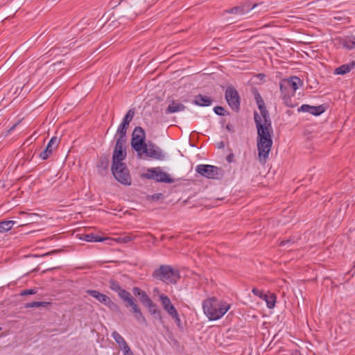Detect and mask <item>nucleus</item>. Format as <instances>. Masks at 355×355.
Returning a JSON list of instances; mask_svg holds the SVG:
<instances>
[{
	"mask_svg": "<svg viewBox=\"0 0 355 355\" xmlns=\"http://www.w3.org/2000/svg\"><path fill=\"white\" fill-rule=\"evenodd\" d=\"M16 223L14 220H4L0 222V233H4L12 229Z\"/></svg>",
	"mask_w": 355,
	"mask_h": 355,
	"instance_id": "5701e85b",
	"label": "nucleus"
},
{
	"mask_svg": "<svg viewBox=\"0 0 355 355\" xmlns=\"http://www.w3.org/2000/svg\"><path fill=\"white\" fill-rule=\"evenodd\" d=\"M154 291H155V292H157V293H159V291H158V289H157V288H155V289L154 290Z\"/></svg>",
	"mask_w": 355,
	"mask_h": 355,
	"instance_id": "37998d69",
	"label": "nucleus"
},
{
	"mask_svg": "<svg viewBox=\"0 0 355 355\" xmlns=\"http://www.w3.org/2000/svg\"><path fill=\"white\" fill-rule=\"evenodd\" d=\"M125 157L126 153L124 148L115 146L112 155V164H125L122 161Z\"/></svg>",
	"mask_w": 355,
	"mask_h": 355,
	"instance_id": "dca6fc26",
	"label": "nucleus"
},
{
	"mask_svg": "<svg viewBox=\"0 0 355 355\" xmlns=\"http://www.w3.org/2000/svg\"><path fill=\"white\" fill-rule=\"evenodd\" d=\"M121 240L123 241V242L127 243V242L130 241L131 240V239L130 236H125L123 239H121Z\"/></svg>",
	"mask_w": 355,
	"mask_h": 355,
	"instance_id": "ea45409f",
	"label": "nucleus"
},
{
	"mask_svg": "<svg viewBox=\"0 0 355 355\" xmlns=\"http://www.w3.org/2000/svg\"><path fill=\"white\" fill-rule=\"evenodd\" d=\"M58 144V138L53 137L47 144L45 149L40 153V157L43 160L48 159L53 151L57 148Z\"/></svg>",
	"mask_w": 355,
	"mask_h": 355,
	"instance_id": "f8f14e48",
	"label": "nucleus"
},
{
	"mask_svg": "<svg viewBox=\"0 0 355 355\" xmlns=\"http://www.w3.org/2000/svg\"><path fill=\"white\" fill-rule=\"evenodd\" d=\"M148 309L151 315H155L159 313V311L157 309V306L151 300V304H146L145 305Z\"/></svg>",
	"mask_w": 355,
	"mask_h": 355,
	"instance_id": "7c9ffc66",
	"label": "nucleus"
},
{
	"mask_svg": "<svg viewBox=\"0 0 355 355\" xmlns=\"http://www.w3.org/2000/svg\"><path fill=\"white\" fill-rule=\"evenodd\" d=\"M225 98L229 106L238 111L240 105V98L238 92L234 87H229L225 90Z\"/></svg>",
	"mask_w": 355,
	"mask_h": 355,
	"instance_id": "9d476101",
	"label": "nucleus"
},
{
	"mask_svg": "<svg viewBox=\"0 0 355 355\" xmlns=\"http://www.w3.org/2000/svg\"><path fill=\"white\" fill-rule=\"evenodd\" d=\"M196 171L207 178L216 179L222 175V170L213 165L199 164L196 167Z\"/></svg>",
	"mask_w": 355,
	"mask_h": 355,
	"instance_id": "423d86ee",
	"label": "nucleus"
},
{
	"mask_svg": "<svg viewBox=\"0 0 355 355\" xmlns=\"http://www.w3.org/2000/svg\"><path fill=\"white\" fill-rule=\"evenodd\" d=\"M153 275L155 279L171 284H175L180 278L178 271L169 266H161Z\"/></svg>",
	"mask_w": 355,
	"mask_h": 355,
	"instance_id": "20e7f679",
	"label": "nucleus"
},
{
	"mask_svg": "<svg viewBox=\"0 0 355 355\" xmlns=\"http://www.w3.org/2000/svg\"><path fill=\"white\" fill-rule=\"evenodd\" d=\"M148 178L161 182H173V180L166 172L162 171L159 168H150L148 170Z\"/></svg>",
	"mask_w": 355,
	"mask_h": 355,
	"instance_id": "9b49d317",
	"label": "nucleus"
},
{
	"mask_svg": "<svg viewBox=\"0 0 355 355\" xmlns=\"http://www.w3.org/2000/svg\"><path fill=\"white\" fill-rule=\"evenodd\" d=\"M145 140V132L141 127H136L132 132V137L131 139V146L133 149L139 153L143 149L144 145H146L144 142Z\"/></svg>",
	"mask_w": 355,
	"mask_h": 355,
	"instance_id": "0eeeda50",
	"label": "nucleus"
},
{
	"mask_svg": "<svg viewBox=\"0 0 355 355\" xmlns=\"http://www.w3.org/2000/svg\"><path fill=\"white\" fill-rule=\"evenodd\" d=\"M214 111L218 115H220V116L225 115V109L223 107L216 106L214 108Z\"/></svg>",
	"mask_w": 355,
	"mask_h": 355,
	"instance_id": "72a5a7b5",
	"label": "nucleus"
},
{
	"mask_svg": "<svg viewBox=\"0 0 355 355\" xmlns=\"http://www.w3.org/2000/svg\"><path fill=\"white\" fill-rule=\"evenodd\" d=\"M260 113L254 114V119L257 130V150L260 162L265 163L268 157L272 145V128L271 121L262 99H257Z\"/></svg>",
	"mask_w": 355,
	"mask_h": 355,
	"instance_id": "f257e3e1",
	"label": "nucleus"
},
{
	"mask_svg": "<svg viewBox=\"0 0 355 355\" xmlns=\"http://www.w3.org/2000/svg\"><path fill=\"white\" fill-rule=\"evenodd\" d=\"M355 67V61H352L347 64H343L338 67H337L334 73L337 75H344L349 73L352 69Z\"/></svg>",
	"mask_w": 355,
	"mask_h": 355,
	"instance_id": "412c9836",
	"label": "nucleus"
},
{
	"mask_svg": "<svg viewBox=\"0 0 355 355\" xmlns=\"http://www.w3.org/2000/svg\"><path fill=\"white\" fill-rule=\"evenodd\" d=\"M125 132H118L116 130L115 138H116V145L115 146L123 147V144L125 142Z\"/></svg>",
	"mask_w": 355,
	"mask_h": 355,
	"instance_id": "b1692460",
	"label": "nucleus"
},
{
	"mask_svg": "<svg viewBox=\"0 0 355 355\" xmlns=\"http://www.w3.org/2000/svg\"><path fill=\"white\" fill-rule=\"evenodd\" d=\"M302 85L300 78L297 76H292L288 79H284L280 83V90L285 103L290 107L293 105L288 103L291 96L295 95L299 86Z\"/></svg>",
	"mask_w": 355,
	"mask_h": 355,
	"instance_id": "7ed1b4c3",
	"label": "nucleus"
},
{
	"mask_svg": "<svg viewBox=\"0 0 355 355\" xmlns=\"http://www.w3.org/2000/svg\"><path fill=\"white\" fill-rule=\"evenodd\" d=\"M132 292L134 293L135 295L136 296H139L141 295V293L143 292V291H141L139 288L138 287H134L133 289H132Z\"/></svg>",
	"mask_w": 355,
	"mask_h": 355,
	"instance_id": "4c0bfd02",
	"label": "nucleus"
},
{
	"mask_svg": "<svg viewBox=\"0 0 355 355\" xmlns=\"http://www.w3.org/2000/svg\"><path fill=\"white\" fill-rule=\"evenodd\" d=\"M110 288L117 293L122 289L119 284L113 280L110 282Z\"/></svg>",
	"mask_w": 355,
	"mask_h": 355,
	"instance_id": "c756f323",
	"label": "nucleus"
},
{
	"mask_svg": "<svg viewBox=\"0 0 355 355\" xmlns=\"http://www.w3.org/2000/svg\"><path fill=\"white\" fill-rule=\"evenodd\" d=\"M268 295L266 294V293H263L261 296V299L263 300L264 301H266L268 298Z\"/></svg>",
	"mask_w": 355,
	"mask_h": 355,
	"instance_id": "a19ab883",
	"label": "nucleus"
},
{
	"mask_svg": "<svg viewBox=\"0 0 355 355\" xmlns=\"http://www.w3.org/2000/svg\"><path fill=\"white\" fill-rule=\"evenodd\" d=\"M211 103L210 97L201 94L196 96L193 100V103L199 106H209Z\"/></svg>",
	"mask_w": 355,
	"mask_h": 355,
	"instance_id": "4be33fe9",
	"label": "nucleus"
},
{
	"mask_svg": "<svg viewBox=\"0 0 355 355\" xmlns=\"http://www.w3.org/2000/svg\"><path fill=\"white\" fill-rule=\"evenodd\" d=\"M258 4H254L250 6L248 4L241 5L239 6L234 7L230 10H227L226 12L234 15H244L248 13L250 10L254 9Z\"/></svg>",
	"mask_w": 355,
	"mask_h": 355,
	"instance_id": "ddd939ff",
	"label": "nucleus"
},
{
	"mask_svg": "<svg viewBox=\"0 0 355 355\" xmlns=\"http://www.w3.org/2000/svg\"><path fill=\"white\" fill-rule=\"evenodd\" d=\"M118 295L120 297V298L123 301L125 300V299H127L131 294L122 288L121 291L118 293Z\"/></svg>",
	"mask_w": 355,
	"mask_h": 355,
	"instance_id": "473e14b6",
	"label": "nucleus"
},
{
	"mask_svg": "<svg viewBox=\"0 0 355 355\" xmlns=\"http://www.w3.org/2000/svg\"><path fill=\"white\" fill-rule=\"evenodd\" d=\"M252 291L255 295L259 297H261V296L264 293L262 291L256 288H254Z\"/></svg>",
	"mask_w": 355,
	"mask_h": 355,
	"instance_id": "e433bc0d",
	"label": "nucleus"
},
{
	"mask_svg": "<svg viewBox=\"0 0 355 355\" xmlns=\"http://www.w3.org/2000/svg\"><path fill=\"white\" fill-rule=\"evenodd\" d=\"M141 150L146 157L151 159L164 160L166 157V155L163 150L153 144L144 145Z\"/></svg>",
	"mask_w": 355,
	"mask_h": 355,
	"instance_id": "1a4fd4ad",
	"label": "nucleus"
},
{
	"mask_svg": "<svg viewBox=\"0 0 355 355\" xmlns=\"http://www.w3.org/2000/svg\"><path fill=\"white\" fill-rule=\"evenodd\" d=\"M84 240L88 242H101L105 239L93 234H89L85 236Z\"/></svg>",
	"mask_w": 355,
	"mask_h": 355,
	"instance_id": "a878e982",
	"label": "nucleus"
},
{
	"mask_svg": "<svg viewBox=\"0 0 355 355\" xmlns=\"http://www.w3.org/2000/svg\"><path fill=\"white\" fill-rule=\"evenodd\" d=\"M159 299L161 302L163 309L169 315H172V313H175V311L177 310L175 307L172 304L171 300L167 295L163 293L159 294Z\"/></svg>",
	"mask_w": 355,
	"mask_h": 355,
	"instance_id": "4468645a",
	"label": "nucleus"
},
{
	"mask_svg": "<svg viewBox=\"0 0 355 355\" xmlns=\"http://www.w3.org/2000/svg\"><path fill=\"white\" fill-rule=\"evenodd\" d=\"M170 316L174 319L176 324L180 326V318L179 317V314L178 313V311H175V313H172V315H170Z\"/></svg>",
	"mask_w": 355,
	"mask_h": 355,
	"instance_id": "f704fd0d",
	"label": "nucleus"
},
{
	"mask_svg": "<svg viewBox=\"0 0 355 355\" xmlns=\"http://www.w3.org/2000/svg\"><path fill=\"white\" fill-rule=\"evenodd\" d=\"M48 304L47 302H33L26 303L25 304L26 308H34V307H45Z\"/></svg>",
	"mask_w": 355,
	"mask_h": 355,
	"instance_id": "cd10ccee",
	"label": "nucleus"
},
{
	"mask_svg": "<svg viewBox=\"0 0 355 355\" xmlns=\"http://www.w3.org/2000/svg\"><path fill=\"white\" fill-rule=\"evenodd\" d=\"M132 310L135 315V318L138 322L144 323L146 321L145 317L144 316L142 312L141 311V309H139V307L138 306H137Z\"/></svg>",
	"mask_w": 355,
	"mask_h": 355,
	"instance_id": "393cba45",
	"label": "nucleus"
},
{
	"mask_svg": "<svg viewBox=\"0 0 355 355\" xmlns=\"http://www.w3.org/2000/svg\"><path fill=\"white\" fill-rule=\"evenodd\" d=\"M203 311L210 320L221 318L230 309V304L216 297H210L202 303Z\"/></svg>",
	"mask_w": 355,
	"mask_h": 355,
	"instance_id": "f03ea898",
	"label": "nucleus"
},
{
	"mask_svg": "<svg viewBox=\"0 0 355 355\" xmlns=\"http://www.w3.org/2000/svg\"><path fill=\"white\" fill-rule=\"evenodd\" d=\"M1 329H2L1 327H0V331H1Z\"/></svg>",
	"mask_w": 355,
	"mask_h": 355,
	"instance_id": "c03bdc74",
	"label": "nucleus"
},
{
	"mask_svg": "<svg viewBox=\"0 0 355 355\" xmlns=\"http://www.w3.org/2000/svg\"><path fill=\"white\" fill-rule=\"evenodd\" d=\"M15 126H16V125H12V128H10V130H14V128H15Z\"/></svg>",
	"mask_w": 355,
	"mask_h": 355,
	"instance_id": "79ce46f5",
	"label": "nucleus"
},
{
	"mask_svg": "<svg viewBox=\"0 0 355 355\" xmlns=\"http://www.w3.org/2000/svg\"><path fill=\"white\" fill-rule=\"evenodd\" d=\"M140 298V301L142 302L144 305L146 304H151V299L148 297V295L146 294L145 291H143L142 293H141V295H139Z\"/></svg>",
	"mask_w": 355,
	"mask_h": 355,
	"instance_id": "c85d7f7f",
	"label": "nucleus"
},
{
	"mask_svg": "<svg viewBox=\"0 0 355 355\" xmlns=\"http://www.w3.org/2000/svg\"><path fill=\"white\" fill-rule=\"evenodd\" d=\"M185 108L186 107L182 103L172 100L168 101V105L165 110V113L169 114L180 112L184 111Z\"/></svg>",
	"mask_w": 355,
	"mask_h": 355,
	"instance_id": "a211bd4d",
	"label": "nucleus"
},
{
	"mask_svg": "<svg viewBox=\"0 0 355 355\" xmlns=\"http://www.w3.org/2000/svg\"><path fill=\"white\" fill-rule=\"evenodd\" d=\"M112 172L116 180L125 185L131 184V178L125 164H112Z\"/></svg>",
	"mask_w": 355,
	"mask_h": 355,
	"instance_id": "39448f33",
	"label": "nucleus"
},
{
	"mask_svg": "<svg viewBox=\"0 0 355 355\" xmlns=\"http://www.w3.org/2000/svg\"><path fill=\"white\" fill-rule=\"evenodd\" d=\"M339 45L344 49L351 50L355 48V36H348L336 39Z\"/></svg>",
	"mask_w": 355,
	"mask_h": 355,
	"instance_id": "aec40b11",
	"label": "nucleus"
},
{
	"mask_svg": "<svg viewBox=\"0 0 355 355\" xmlns=\"http://www.w3.org/2000/svg\"><path fill=\"white\" fill-rule=\"evenodd\" d=\"M265 302H266V305L268 309L274 308L276 302L275 295L270 294V295L268 296V298Z\"/></svg>",
	"mask_w": 355,
	"mask_h": 355,
	"instance_id": "bb28decb",
	"label": "nucleus"
},
{
	"mask_svg": "<svg viewBox=\"0 0 355 355\" xmlns=\"http://www.w3.org/2000/svg\"><path fill=\"white\" fill-rule=\"evenodd\" d=\"M123 302H126V306H130L132 309L138 306L131 295L127 299H125V300H123Z\"/></svg>",
	"mask_w": 355,
	"mask_h": 355,
	"instance_id": "2f4dec72",
	"label": "nucleus"
},
{
	"mask_svg": "<svg viewBox=\"0 0 355 355\" xmlns=\"http://www.w3.org/2000/svg\"><path fill=\"white\" fill-rule=\"evenodd\" d=\"M291 240H283L280 242V245L281 246H285L288 243H291Z\"/></svg>",
	"mask_w": 355,
	"mask_h": 355,
	"instance_id": "58836bf2",
	"label": "nucleus"
},
{
	"mask_svg": "<svg viewBox=\"0 0 355 355\" xmlns=\"http://www.w3.org/2000/svg\"><path fill=\"white\" fill-rule=\"evenodd\" d=\"M134 116H135L134 110H128V112L126 113V114L123 117L121 123L119 125V127L117 128L118 132H123L126 133V130L129 125V123L132 120Z\"/></svg>",
	"mask_w": 355,
	"mask_h": 355,
	"instance_id": "6ab92c4d",
	"label": "nucleus"
},
{
	"mask_svg": "<svg viewBox=\"0 0 355 355\" xmlns=\"http://www.w3.org/2000/svg\"><path fill=\"white\" fill-rule=\"evenodd\" d=\"M86 292L90 296L96 299L99 302L107 306L111 311H117L119 310L118 305L111 300L106 295L96 290H87Z\"/></svg>",
	"mask_w": 355,
	"mask_h": 355,
	"instance_id": "6e6552de",
	"label": "nucleus"
},
{
	"mask_svg": "<svg viewBox=\"0 0 355 355\" xmlns=\"http://www.w3.org/2000/svg\"><path fill=\"white\" fill-rule=\"evenodd\" d=\"M112 337L118 344L119 348L123 352L124 355H127L130 352V349L127 343L117 331H113L112 333Z\"/></svg>",
	"mask_w": 355,
	"mask_h": 355,
	"instance_id": "f3484780",
	"label": "nucleus"
},
{
	"mask_svg": "<svg viewBox=\"0 0 355 355\" xmlns=\"http://www.w3.org/2000/svg\"><path fill=\"white\" fill-rule=\"evenodd\" d=\"M36 293H37V291L35 289H28V290L23 291L21 293V295L25 296V295H33V294H35Z\"/></svg>",
	"mask_w": 355,
	"mask_h": 355,
	"instance_id": "c9c22d12",
	"label": "nucleus"
},
{
	"mask_svg": "<svg viewBox=\"0 0 355 355\" xmlns=\"http://www.w3.org/2000/svg\"><path fill=\"white\" fill-rule=\"evenodd\" d=\"M298 112H308L313 115L318 116L324 112V108L322 105L311 106L304 104L298 108Z\"/></svg>",
	"mask_w": 355,
	"mask_h": 355,
	"instance_id": "2eb2a0df",
	"label": "nucleus"
}]
</instances>
